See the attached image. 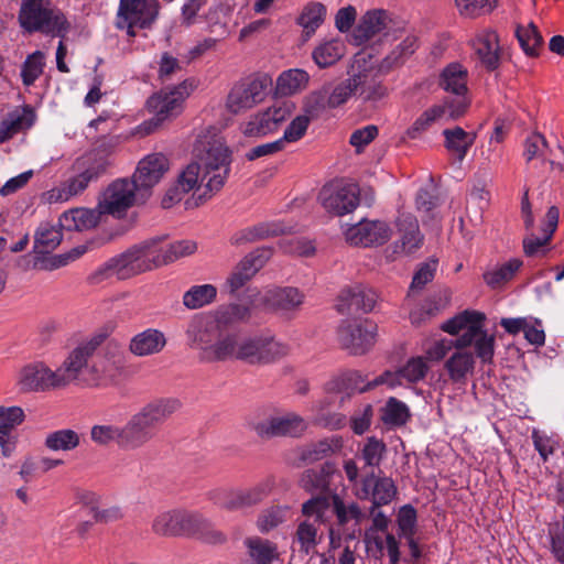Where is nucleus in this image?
Here are the masks:
<instances>
[{
	"label": "nucleus",
	"mask_w": 564,
	"mask_h": 564,
	"mask_svg": "<svg viewBox=\"0 0 564 564\" xmlns=\"http://www.w3.org/2000/svg\"><path fill=\"white\" fill-rule=\"evenodd\" d=\"M105 336L98 334L79 344L56 369L52 370L44 362L36 361L21 368L18 386L23 392H46L62 389L77 379L88 359L104 343Z\"/></svg>",
	"instance_id": "nucleus-1"
},
{
	"label": "nucleus",
	"mask_w": 564,
	"mask_h": 564,
	"mask_svg": "<svg viewBox=\"0 0 564 564\" xmlns=\"http://www.w3.org/2000/svg\"><path fill=\"white\" fill-rule=\"evenodd\" d=\"M187 346L200 362H226L234 351V334L224 333L209 313L194 315L185 329Z\"/></svg>",
	"instance_id": "nucleus-2"
},
{
	"label": "nucleus",
	"mask_w": 564,
	"mask_h": 564,
	"mask_svg": "<svg viewBox=\"0 0 564 564\" xmlns=\"http://www.w3.org/2000/svg\"><path fill=\"white\" fill-rule=\"evenodd\" d=\"M194 160L203 169L202 180L206 181V188L214 193L225 185L231 164V151L219 130L209 127L203 130L194 145Z\"/></svg>",
	"instance_id": "nucleus-3"
},
{
	"label": "nucleus",
	"mask_w": 564,
	"mask_h": 564,
	"mask_svg": "<svg viewBox=\"0 0 564 564\" xmlns=\"http://www.w3.org/2000/svg\"><path fill=\"white\" fill-rule=\"evenodd\" d=\"M180 405L176 399H158L143 405L121 426V449L135 451L153 441L160 426Z\"/></svg>",
	"instance_id": "nucleus-4"
},
{
	"label": "nucleus",
	"mask_w": 564,
	"mask_h": 564,
	"mask_svg": "<svg viewBox=\"0 0 564 564\" xmlns=\"http://www.w3.org/2000/svg\"><path fill=\"white\" fill-rule=\"evenodd\" d=\"M110 162L107 158L84 156L75 161L73 170L75 175L61 185L45 192L43 198L48 204L64 203L82 194L91 182L104 175Z\"/></svg>",
	"instance_id": "nucleus-5"
},
{
	"label": "nucleus",
	"mask_w": 564,
	"mask_h": 564,
	"mask_svg": "<svg viewBox=\"0 0 564 564\" xmlns=\"http://www.w3.org/2000/svg\"><path fill=\"white\" fill-rule=\"evenodd\" d=\"M194 84L186 79L172 88L161 89L147 100V107L153 115L150 120L139 126L141 134L154 132L163 122L180 116L186 98L193 93Z\"/></svg>",
	"instance_id": "nucleus-6"
},
{
	"label": "nucleus",
	"mask_w": 564,
	"mask_h": 564,
	"mask_svg": "<svg viewBox=\"0 0 564 564\" xmlns=\"http://www.w3.org/2000/svg\"><path fill=\"white\" fill-rule=\"evenodd\" d=\"M18 18L29 33L63 36L68 28L65 15L50 0H22Z\"/></svg>",
	"instance_id": "nucleus-7"
},
{
	"label": "nucleus",
	"mask_w": 564,
	"mask_h": 564,
	"mask_svg": "<svg viewBox=\"0 0 564 564\" xmlns=\"http://www.w3.org/2000/svg\"><path fill=\"white\" fill-rule=\"evenodd\" d=\"M289 346L269 336H252L241 340L234 334V351L229 360L250 365L269 364L289 354Z\"/></svg>",
	"instance_id": "nucleus-8"
},
{
	"label": "nucleus",
	"mask_w": 564,
	"mask_h": 564,
	"mask_svg": "<svg viewBox=\"0 0 564 564\" xmlns=\"http://www.w3.org/2000/svg\"><path fill=\"white\" fill-rule=\"evenodd\" d=\"M302 512L306 517H316V521L326 522L327 513L332 512L340 527L354 520L356 524L361 523L366 514L357 502L345 501L336 494L313 496L302 505Z\"/></svg>",
	"instance_id": "nucleus-9"
},
{
	"label": "nucleus",
	"mask_w": 564,
	"mask_h": 564,
	"mask_svg": "<svg viewBox=\"0 0 564 564\" xmlns=\"http://www.w3.org/2000/svg\"><path fill=\"white\" fill-rule=\"evenodd\" d=\"M134 248L142 272H145L193 254L196 243L192 240H180L163 245L161 239H152L135 245Z\"/></svg>",
	"instance_id": "nucleus-10"
},
{
	"label": "nucleus",
	"mask_w": 564,
	"mask_h": 564,
	"mask_svg": "<svg viewBox=\"0 0 564 564\" xmlns=\"http://www.w3.org/2000/svg\"><path fill=\"white\" fill-rule=\"evenodd\" d=\"M440 86L448 94L441 104L448 110V118L463 117L470 106L466 68L458 63L449 64L441 74Z\"/></svg>",
	"instance_id": "nucleus-11"
},
{
	"label": "nucleus",
	"mask_w": 564,
	"mask_h": 564,
	"mask_svg": "<svg viewBox=\"0 0 564 564\" xmlns=\"http://www.w3.org/2000/svg\"><path fill=\"white\" fill-rule=\"evenodd\" d=\"M271 85V78L263 74L237 82L227 96V110L232 115H239L252 109L265 99Z\"/></svg>",
	"instance_id": "nucleus-12"
},
{
	"label": "nucleus",
	"mask_w": 564,
	"mask_h": 564,
	"mask_svg": "<svg viewBox=\"0 0 564 564\" xmlns=\"http://www.w3.org/2000/svg\"><path fill=\"white\" fill-rule=\"evenodd\" d=\"M158 0H120L115 25L126 30L130 37L135 36V28L150 29L159 17Z\"/></svg>",
	"instance_id": "nucleus-13"
},
{
	"label": "nucleus",
	"mask_w": 564,
	"mask_h": 564,
	"mask_svg": "<svg viewBox=\"0 0 564 564\" xmlns=\"http://www.w3.org/2000/svg\"><path fill=\"white\" fill-rule=\"evenodd\" d=\"M138 197L140 194L134 183L128 178H118L102 192L98 202V210L102 215L120 218L134 205Z\"/></svg>",
	"instance_id": "nucleus-14"
},
{
	"label": "nucleus",
	"mask_w": 564,
	"mask_h": 564,
	"mask_svg": "<svg viewBox=\"0 0 564 564\" xmlns=\"http://www.w3.org/2000/svg\"><path fill=\"white\" fill-rule=\"evenodd\" d=\"M200 523L197 512L172 509L159 512L152 521L151 529L159 536H192Z\"/></svg>",
	"instance_id": "nucleus-15"
},
{
	"label": "nucleus",
	"mask_w": 564,
	"mask_h": 564,
	"mask_svg": "<svg viewBox=\"0 0 564 564\" xmlns=\"http://www.w3.org/2000/svg\"><path fill=\"white\" fill-rule=\"evenodd\" d=\"M338 340L351 355H364L376 341L377 325L369 321H344L338 327Z\"/></svg>",
	"instance_id": "nucleus-16"
},
{
	"label": "nucleus",
	"mask_w": 564,
	"mask_h": 564,
	"mask_svg": "<svg viewBox=\"0 0 564 564\" xmlns=\"http://www.w3.org/2000/svg\"><path fill=\"white\" fill-rule=\"evenodd\" d=\"M318 198L328 213L344 216L359 206L360 189L354 183L330 184L322 188Z\"/></svg>",
	"instance_id": "nucleus-17"
},
{
	"label": "nucleus",
	"mask_w": 564,
	"mask_h": 564,
	"mask_svg": "<svg viewBox=\"0 0 564 564\" xmlns=\"http://www.w3.org/2000/svg\"><path fill=\"white\" fill-rule=\"evenodd\" d=\"M142 273V267L137 256L134 246L126 252L111 258L106 263L96 269L89 276L90 284L97 285L113 278L117 280H126L133 275Z\"/></svg>",
	"instance_id": "nucleus-18"
},
{
	"label": "nucleus",
	"mask_w": 564,
	"mask_h": 564,
	"mask_svg": "<svg viewBox=\"0 0 564 564\" xmlns=\"http://www.w3.org/2000/svg\"><path fill=\"white\" fill-rule=\"evenodd\" d=\"M293 109V104L282 102L259 111L245 123L242 132L250 138H261L272 133L291 118Z\"/></svg>",
	"instance_id": "nucleus-19"
},
{
	"label": "nucleus",
	"mask_w": 564,
	"mask_h": 564,
	"mask_svg": "<svg viewBox=\"0 0 564 564\" xmlns=\"http://www.w3.org/2000/svg\"><path fill=\"white\" fill-rule=\"evenodd\" d=\"M126 364L122 347L116 341H109L104 356L97 358L91 366L94 379L105 383H117L126 375Z\"/></svg>",
	"instance_id": "nucleus-20"
},
{
	"label": "nucleus",
	"mask_w": 564,
	"mask_h": 564,
	"mask_svg": "<svg viewBox=\"0 0 564 564\" xmlns=\"http://www.w3.org/2000/svg\"><path fill=\"white\" fill-rule=\"evenodd\" d=\"M344 236L352 246H380L390 239L391 229L382 220L361 219L344 229Z\"/></svg>",
	"instance_id": "nucleus-21"
},
{
	"label": "nucleus",
	"mask_w": 564,
	"mask_h": 564,
	"mask_svg": "<svg viewBox=\"0 0 564 564\" xmlns=\"http://www.w3.org/2000/svg\"><path fill=\"white\" fill-rule=\"evenodd\" d=\"M307 424L303 417L295 413L271 416L264 421L252 424V430L261 438L281 436L297 437L304 433Z\"/></svg>",
	"instance_id": "nucleus-22"
},
{
	"label": "nucleus",
	"mask_w": 564,
	"mask_h": 564,
	"mask_svg": "<svg viewBox=\"0 0 564 564\" xmlns=\"http://www.w3.org/2000/svg\"><path fill=\"white\" fill-rule=\"evenodd\" d=\"M394 481L387 476H377L373 471L362 476L356 486V496L360 500H371L372 505L387 506L397 496Z\"/></svg>",
	"instance_id": "nucleus-23"
},
{
	"label": "nucleus",
	"mask_w": 564,
	"mask_h": 564,
	"mask_svg": "<svg viewBox=\"0 0 564 564\" xmlns=\"http://www.w3.org/2000/svg\"><path fill=\"white\" fill-rule=\"evenodd\" d=\"M272 251L270 248H258L247 254L232 269L226 280L225 288L230 294L240 290L270 259Z\"/></svg>",
	"instance_id": "nucleus-24"
},
{
	"label": "nucleus",
	"mask_w": 564,
	"mask_h": 564,
	"mask_svg": "<svg viewBox=\"0 0 564 564\" xmlns=\"http://www.w3.org/2000/svg\"><path fill=\"white\" fill-rule=\"evenodd\" d=\"M167 170L169 160L161 153L150 154L139 162L130 182L135 184L142 200L149 195L148 191L160 182Z\"/></svg>",
	"instance_id": "nucleus-25"
},
{
	"label": "nucleus",
	"mask_w": 564,
	"mask_h": 564,
	"mask_svg": "<svg viewBox=\"0 0 564 564\" xmlns=\"http://www.w3.org/2000/svg\"><path fill=\"white\" fill-rule=\"evenodd\" d=\"M429 370V366L423 357H413L397 371H384L382 375L368 382L366 387L359 388L360 392L367 391L380 384H387L391 388L402 384V379L410 383L422 380Z\"/></svg>",
	"instance_id": "nucleus-26"
},
{
	"label": "nucleus",
	"mask_w": 564,
	"mask_h": 564,
	"mask_svg": "<svg viewBox=\"0 0 564 564\" xmlns=\"http://www.w3.org/2000/svg\"><path fill=\"white\" fill-rule=\"evenodd\" d=\"M395 225L400 238L392 245L393 254L397 257L410 256L421 248L423 243V236L414 215L406 212L399 213Z\"/></svg>",
	"instance_id": "nucleus-27"
},
{
	"label": "nucleus",
	"mask_w": 564,
	"mask_h": 564,
	"mask_svg": "<svg viewBox=\"0 0 564 564\" xmlns=\"http://www.w3.org/2000/svg\"><path fill=\"white\" fill-rule=\"evenodd\" d=\"M305 295L297 288L276 286L268 289L261 296V303L271 311L289 314L297 311Z\"/></svg>",
	"instance_id": "nucleus-28"
},
{
	"label": "nucleus",
	"mask_w": 564,
	"mask_h": 564,
	"mask_svg": "<svg viewBox=\"0 0 564 564\" xmlns=\"http://www.w3.org/2000/svg\"><path fill=\"white\" fill-rule=\"evenodd\" d=\"M474 345L477 357L481 362H491L495 355V336L482 329V323L470 326L455 340V348H466Z\"/></svg>",
	"instance_id": "nucleus-29"
},
{
	"label": "nucleus",
	"mask_w": 564,
	"mask_h": 564,
	"mask_svg": "<svg viewBox=\"0 0 564 564\" xmlns=\"http://www.w3.org/2000/svg\"><path fill=\"white\" fill-rule=\"evenodd\" d=\"M481 65L488 70H495L500 63L499 39L495 31L482 30L470 41Z\"/></svg>",
	"instance_id": "nucleus-30"
},
{
	"label": "nucleus",
	"mask_w": 564,
	"mask_h": 564,
	"mask_svg": "<svg viewBox=\"0 0 564 564\" xmlns=\"http://www.w3.org/2000/svg\"><path fill=\"white\" fill-rule=\"evenodd\" d=\"M558 223V209L555 206L549 208L544 224L541 228L542 236L529 234L523 239V250L529 257L543 256L546 252V246L550 242Z\"/></svg>",
	"instance_id": "nucleus-31"
},
{
	"label": "nucleus",
	"mask_w": 564,
	"mask_h": 564,
	"mask_svg": "<svg viewBox=\"0 0 564 564\" xmlns=\"http://www.w3.org/2000/svg\"><path fill=\"white\" fill-rule=\"evenodd\" d=\"M291 232V228L280 221L260 223L252 227L245 228L231 238V243L239 246L258 240L276 237Z\"/></svg>",
	"instance_id": "nucleus-32"
},
{
	"label": "nucleus",
	"mask_w": 564,
	"mask_h": 564,
	"mask_svg": "<svg viewBox=\"0 0 564 564\" xmlns=\"http://www.w3.org/2000/svg\"><path fill=\"white\" fill-rule=\"evenodd\" d=\"M165 345L166 338L161 330L148 328L131 338L129 350L134 356L143 357L160 352Z\"/></svg>",
	"instance_id": "nucleus-33"
},
{
	"label": "nucleus",
	"mask_w": 564,
	"mask_h": 564,
	"mask_svg": "<svg viewBox=\"0 0 564 564\" xmlns=\"http://www.w3.org/2000/svg\"><path fill=\"white\" fill-rule=\"evenodd\" d=\"M101 213L98 210V206L95 209L87 208H74L65 212L58 221V226L68 230H87L97 226L100 221Z\"/></svg>",
	"instance_id": "nucleus-34"
},
{
	"label": "nucleus",
	"mask_w": 564,
	"mask_h": 564,
	"mask_svg": "<svg viewBox=\"0 0 564 564\" xmlns=\"http://www.w3.org/2000/svg\"><path fill=\"white\" fill-rule=\"evenodd\" d=\"M444 137L445 149L455 156L460 163L467 155V152L473 147L476 140V133L467 132L462 127H454L444 129L442 132Z\"/></svg>",
	"instance_id": "nucleus-35"
},
{
	"label": "nucleus",
	"mask_w": 564,
	"mask_h": 564,
	"mask_svg": "<svg viewBox=\"0 0 564 564\" xmlns=\"http://www.w3.org/2000/svg\"><path fill=\"white\" fill-rule=\"evenodd\" d=\"M356 80V95L364 101L376 102L387 95V88L370 69L354 73Z\"/></svg>",
	"instance_id": "nucleus-36"
},
{
	"label": "nucleus",
	"mask_w": 564,
	"mask_h": 564,
	"mask_svg": "<svg viewBox=\"0 0 564 564\" xmlns=\"http://www.w3.org/2000/svg\"><path fill=\"white\" fill-rule=\"evenodd\" d=\"M449 358L445 361V369L453 382H465L468 375H471L475 368V357L470 351L464 348H456Z\"/></svg>",
	"instance_id": "nucleus-37"
},
{
	"label": "nucleus",
	"mask_w": 564,
	"mask_h": 564,
	"mask_svg": "<svg viewBox=\"0 0 564 564\" xmlns=\"http://www.w3.org/2000/svg\"><path fill=\"white\" fill-rule=\"evenodd\" d=\"M35 112L29 106L21 112L10 113L0 124V144L13 138L17 133L29 129L35 121Z\"/></svg>",
	"instance_id": "nucleus-38"
},
{
	"label": "nucleus",
	"mask_w": 564,
	"mask_h": 564,
	"mask_svg": "<svg viewBox=\"0 0 564 564\" xmlns=\"http://www.w3.org/2000/svg\"><path fill=\"white\" fill-rule=\"evenodd\" d=\"M209 314L215 318L221 332L227 333L229 326L249 319L251 310L243 304L230 303L219 306L214 312H209Z\"/></svg>",
	"instance_id": "nucleus-39"
},
{
	"label": "nucleus",
	"mask_w": 564,
	"mask_h": 564,
	"mask_svg": "<svg viewBox=\"0 0 564 564\" xmlns=\"http://www.w3.org/2000/svg\"><path fill=\"white\" fill-rule=\"evenodd\" d=\"M343 299L347 301L348 310H360L365 313L373 310L378 294L366 285H355L343 292Z\"/></svg>",
	"instance_id": "nucleus-40"
},
{
	"label": "nucleus",
	"mask_w": 564,
	"mask_h": 564,
	"mask_svg": "<svg viewBox=\"0 0 564 564\" xmlns=\"http://www.w3.org/2000/svg\"><path fill=\"white\" fill-rule=\"evenodd\" d=\"M440 120H451L448 118V110L442 105H434L426 109L406 130V135L410 139L420 138L434 122Z\"/></svg>",
	"instance_id": "nucleus-41"
},
{
	"label": "nucleus",
	"mask_w": 564,
	"mask_h": 564,
	"mask_svg": "<svg viewBox=\"0 0 564 564\" xmlns=\"http://www.w3.org/2000/svg\"><path fill=\"white\" fill-rule=\"evenodd\" d=\"M217 296V288L213 284H200L191 286L182 299L187 310H198L212 304Z\"/></svg>",
	"instance_id": "nucleus-42"
},
{
	"label": "nucleus",
	"mask_w": 564,
	"mask_h": 564,
	"mask_svg": "<svg viewBox=\"0 0 564 564\" xmlns=\"http://www.w3.org/2000/svg\"><path fill=\"white\" fill-rule=\"evenodd\" d=\"M521 267L522 261L520 259H510L506 263L486 271L482 278L491 289H500L513 279Z\"/></svg>",
	"instance_id": "nucleus-43"
},
{
	"label": "nucleus",
	"mask_w": 564,
	"mask_h": 564,
	"mask_svg": "<svg viewBox=\"0 0 564 564\" xmlns=\"http://www.w3.org/2000/svg\"><path fill=\"white\" fill-rule=\"evenodd\" d=\"M248 554L257 564H272L278 558V547L273 542L259 536L248 538L245 541Z\"/></svg>",
	"instance_id": "nucleus-44"
},
{
	"label": "nucleus",
	"mask_w": 564,
	"mask_h": 564,
	"mask_svg": "<svg viewBox=\"0 0 564 564\" xmlns=\"http://www.w3.org/2000/svg\"><path fill=\"white\" fill-rule=\"evenodd\" d=\"M308 80L310 76L303 69L284 70L276 80V90L280 95L291 96L304 89Z\"/></svg>",
	"instance_id": "nucleus-45"
},
{
	"label": "nucleus",
	"mask_w": 564,
	"mask_h": 564,
	"mask_svg": "<svg viewBox=\"0 0 564 564\" xmlns=\"http://www.w3.org/2000/svg\"><path fill=\"white\" fill-rule=\"evenodd\" d=\"M62 239L63 235L57 226L41 224L34 237V249L37 253H50L59 246Z\"/></svg>",
	"instance_id": "nucleus-46"
},
{
	"label": "nucleus",
	"mask_w": 564,
	"mask_h": 564,
	"mask_svg": "<svg viewBox=\"0 0 564 564\" xmlns=\"http://www.w3.org/2000/svg\"><path fill=\"white\" fill-rule=\"evenodd\" d=\"M345 46L338 40L321 43L312 53V57L318 67L325 68L335 64L344 55Z\"/></svg>",
	"instance_id": "nucleus-47"
},
{
	"label": "nucleus",
	"mask_w": 564,
	"mask_h": 564,
	"mask_svg": "<svg viewBox=\"0 0 564 564\" xmlns=\"http://www.w3.org/2000/svg\"><path fill=\"white\" fill-rule=\"evenodd\" d=\"M523 156L527 162L541 160L545 162L547 158H552L553 151L549 147L545 137L542 133L533 132L528 135L523 143Z\"/></svg>",
	"instance_id": "nucleus-48"
},
{
	"label": "nucleus",
	"mask_w": 564,
	"mask_h": 564,
	"mask_svg": "<svg viewBox=\"0 0 564 564\" xmlns=\"http://www.w3.org/2000/svg\"><path fill=\"white\" fill-rule=\"evenodd\" d=\"M516 35L521 48L528 56L536 57L539 55L543 37L533 22H530L527 26L519 25Z\"/></svg>",
	"instance_id": "nucleus-49"
},
{
	"label": "nucleus",
	"mask_w": 564,
	"mask_h": 564,
	"mask_svg": "<svg viewBox=\"0 0 564 564\" xmlns=\"http://www.w3.org/2000/svg\"><path fill=\"white\" fill-rule=\"evenodd\" d=\"M80 443L79 435L74 430L63 429L48 433L45 437L44 445L54 452L57 451H73Z\"/></svg>",
	"instance_id": "nucleus-50"
},
{
	"label": "nucleus",
	"mask_w": 564,
	"mask_h": 564,
	"mask_svg": "<svg viewBox=\"0 0 564 564\" xmlns=\"http://www.w3.org/2000/svg\"><path fill=\"white\" fill-rule=\"evenodd\" d=\"M301 487L316 496L333 495L329 490V474L324 469H308L300 479Z\"/></svg>",
	"instance_id": "nucleus-51"
},
{
	"label": "nucleus",
	"mask_w": 564,
	"mask_h": 564,
	"mask_svg": "<svg viewBox=\"0 0 564 564\" xmlns=\"http://www.w3.org/2000/svg\"><path fill=\"white\" fill-rule=\"evenodd\" d=\"M485 321V314L476 311H464L463 313L446 321L442 329L451 335H458L466 332L470 326L480 324Z\"/></svg>",
	"instance_id": "nucleus-52"
},
{
	"label": "nucleus",
	"mask_w": 564,
	"mask_h": 564,
	"mask_svg": "<svg viewBox=\"0 0 564 564\" xmlns=\"http://www.w3.org/2000/svg\"><path fill=\"white\" fill-rule=\"evenodd\" d=\"M325 15V6L319 2H313L304 8L297 22L304 29L306 36H311L323 23Z\"/></svg>",
	"instance_id": "nucleus-53"
},
{
	"label": "nucleus",
	"mask_w": 564,
	"mask_h": 564,
	"mask_svg": "<svg viewBox=\"0 0 564 564\" xmlns=\"http://www.w3.org/2000/svg\"><path fill=\"white\" fill-rule=\"evenodd\" d=\"M417 48V39L408 35L383 59V66L392 68L403 64Z\"/></svg>",
	"instance_id": "nucleus-54"
},
{
	"label": "nucleus",
	"mask_w": 564,
	"mask_h": 564,
	"mask_svg": "<svg viewBox=\"0 0 564 564\" xmlns=\"http://www.w3.org/2000/svg\"><path fill=\"white\" fill-rule=\"evenodd\" d=\"M121 426L113 424H96L90 429V438L98 446L117 444L121 448Z\"/></svg>",
	"instance_id": "nucleus-55"
},
{
	"label": "nucleus",
	"mask_w": 564,
	"mask_h": 564,
	"mask_svg": "<svg viewBox=\"0 0 564 564\" xmlns=\"http://www.w3.org/2000/svg\"><path fill=\"white\" fill-rule=\"evenodd\" d=\"M323 523L316 521V517H307L306 520L301 521L296 530V541L300 543L301 551L308 553L317 544V527L316 524Z\"/></svg>",
	"instance_id": "nucleus-56"
},
{
	"label": "nucleus",
	"mask_w": 564,
	"mask_h": 564,
	"mask_svg": "<svg viewBox=\"0 0 564 564\" xmlns=\"http://www.w3.org/2000/svg\"><path fill=\"white\" fill-rule=\"evenodd\" d=\"M288 514V507H270L259 514L257 519V528L261 533H268L283 523L286 520Z\"/></svg>",
	"instance_id": "nucleus-57"
},
{
	"label": "nucleus",
	"mask_w": 564,
	"mask_h": 564,
	"mask_svg": "<svg viewBox=\"0 0 564 564\" xmlns=\"http://www.w3.org/2000/svg\"><path fill=\"white\" fill-rule=\"evenodd\" d=\"M409 417V408L395 398H390L382 409L381 420L387 425L401 426L406 423Z\"/></svg>",
	"instance_id": "nucleus-58"
},
{
	"label": "nucleus",
	"mask_w": 564,
	"mask_h": 564,
	"mask_svg": "<svg viewBox=\"0 0 564 564\" xmlns=\"http://www.w3.org/2000/svg\"><path fill=\"white\" fill-rule=\"evenodd\" d=\"M352 95H356V80L354 74L337 84L329 93L327 100L322 104L323 107L336 108L345 104Z\"/></svg>",
	"instance_id": "nucleus-59"
},
{
	"label": "nucleus",
	"mask_w": 564,
	"mask_h": 564,
	"mask_svg": "<svg viewBox=\"0 0 564 564\" xmlns=\"http://www.w3.org/2000/svg\"><path fill=\"white\" fill-rule=\"evenodd\" d=\"M44 68V54L40 51L29 55L21 69L22 82L31 86L42 75Z\"/></svg>",
	"instance_id": "nucleus-60"
},
{
	"label": "nucleus",
	"mask_w": 564,
	"mask_h": 564,
	"mask_svg": "<svg viewBox=\"0 0 564 564\" xmlns=\"http://www.w3.org/2000/svg\"><path fill=\"white\" fill-rule=\"evenodd\" d=\"M208 497L223 510L229 512L241 510L237 489L217 488L209 491Z\"/></svg>",
	"instance_id": "nucleus-61"
},
{
	"label": "nucleus",
	"mask_w": 564,
	"mask_h": 564,
	"mask_svg": "<svg viewBox=\"0 0 564 564\" xmlns=\"http://www.w3.org/2000/svg\"><path fill=\"white\" fill-rule=\"evenodd\" d=\"M386 449V444L382 441L376 437H369L362 448V459L367 466L378 467L383 458Z\"/></svg>",
	"instance_id": "nucleus-62"
},
{
	"label": "nucleus",
	"mask_w": 564,
	"mask_h": 564,
	"mask_svg": "<svg viewBox=\"0 0 564 564\" xmlns=\"http://www.w3.org/2000/svg\"><path fill=\"white\" fill-rule=\"evenodd\" d=\"M462 15L474 18L482 13L490 12L496 0H455Z\"/></svg>",
	"instance_id": "nucleus-63"
},
{
	"label": "nucleus",
	"mask_w": 564,
	"mask_h": 564,
	"mask_svg": "<svg viewBox=\"0 0 564 564\" xmlns=\"http://www.w3.org/2000/svg\"><path fill=\"white\" fill-rule=\"evenodd\" d=\"M202 174L203 169L195 160L189 163L177 178V184L182 192H189L194 189L198 183H204L205 181L202 180Z\"/></svg>",
	"instance_id": "nucleus-64"
}]
</instances>
